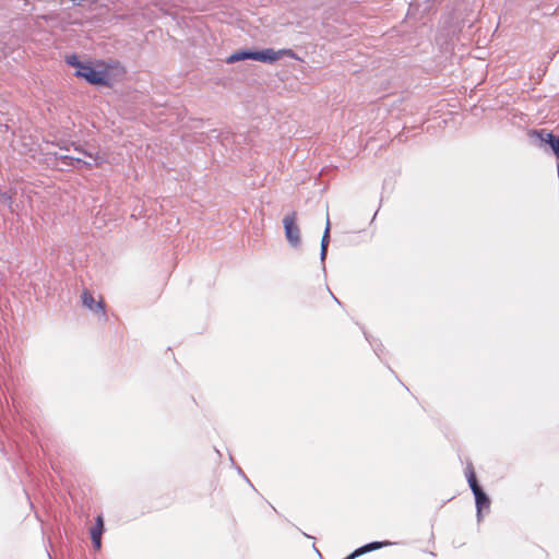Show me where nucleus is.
Listing matches in <instances>:
<instances>
[{
  "mask_svg": "<svg viewBox=\"0 0 559 559\" xmlns=\"http://www.w3.org/2000/svg\"><path fill=\"white\" fill-rule=\"evenodd\" d=\"M66 62L75 69L74 75L92 85L110 86L124 74L122 67L115 61L80 60L75 53L66 56Z\"/></svg>",
  "mask_w": 559,
  "mask_h": 559,
  "instance_id": "f257e3e1",
  "label": "nucleus"
},
{
  "mask_svg": "<svg viewBox=\"0 0 559 559\" xmlns=\"http://www.w3.org/2000/svg\"><path fill=\"white\" fill-rule=\"evenodd\" d=\"M288 57L293 59H297L296 53L292 49H280L274 50L272 48L263 49L261 51H251V50H237L231 53L227 59V63H235L238 61L252 59L265 63H273L281 58Z\"/></svg>",
  "mask_w": 559,
  "mask_h": 559,
  "instance_id": "f03ea898",
  "label": "nucleus"
},
{
  "mask_svg": "<svg viewBox=\"0 0 559 559\" xmlns=\"http://www.w3.org/2000/svg\"><path fill=\"white\" fill-rule=\"evenodd\" d=\"M528 136L534 144L542 146L544 143L549 144L557 158H559V139L554 136L546 130H532Z\"/></svg>",
  "mask_w": 559,
  "mask_h": 559,
  "instance_id": "7ed1b4c3",
  "label": "nucleus"
},
{
  "mask_svg": "<svg viewBox=\"0 0 559 559\" xmlns=\"http://www.w3.org/2000/svg\"><path fill=\"white\" fill-rule=\"evenodd\" d=\"M296 221L297 215L295 212L292 213L290 215L285 216L283 219L285 236L288 242L294 247L300 245V230Z\"/></svg>",
  "mask_w": 559,
  "mask_h": 559,
  "instance_id": "20e7f679",
  "label": "nucleus"
},
{
  "mask_svg": "<svg viewBox=\"0 0 559 559\" xmlns=\"http://www.w3.org/2000/svg\"><path fill=\"white\" fill-rule=\"evenodd\" d=\"M466 476H467V481L469 484V487L475 496L477 512L479 515L484 508H486V509L489 508V499L487 498V496L483 492V490L478 486L476 476L472 468H469L467 471Z\"/></svg>",
  "mask_w": 559,
  "mask_h": 559,
  "instance_id": "39448f33",
  "label": "nucleus"
},
{
  "mask_svg": "<svg viewBox=\"0 0 559 559\" xmlns=\"http://www.w3.org/2000/svg\"><path fill=\"white\" fill-rule=\"evenodd\" d=\"M76 151L90 158V160H82L81 157H71V159L75 160L76 163H82L88 167H93V166H99L106 162L104 154H102L98 151H95V152H87V151H81V150H76Z\"/></svg>",
  "mask_w": 559,
  "mask_h": 559,
  "instance_id": "423d86ee",
  "label": "nucleus"
},
{
  "mask_svg": "<svg viewBox=\"0 0 559 559\" xmlns=\"http://www.w3.org/2000/svg\"><path fill=\"white\" fill-rule=\"evenodd\" d=\"M103 531H104V521H103V518L100 515H98L94 527H92V530H91L92 543L96 550H99L102 547Z\"/></svg>",
  "mask_w": 559,
  "mask_h": 559,
  "instance_id": "0eeeda50",
  "label": "nucleus"
},
{
  "mask_svg": "<svg viewBox=\"0 0 559 559\" xmlns=\"http://www.w3.org/2000/svg\"><path fill=\"white\" fill-rule=\"evenodd\" d=\"M82 301H83V305L88 308L90 310H104V306H103V302L102 301H95L94 298H93V295L85 290L83 292L82 294Z\"/></svg>",
  "mask_w": 559,
  "mask_h": 559,
  "instance_id": "6e6552de",
  "label": "nucleus"
},
{
  "mask_svg": "<svg viewBox=\"0 0 559 559\" xmlns=\"http://www.w3.org/2000/svg\"><path fill=\"white\" fill-rule=\"evenodd\" d=\"M330 228H331L330 218H329V216H326L325 229H324V234L322 236V241H321V260H324L326 257L328 245H329V240H330Z\"/></svg>",
  "mask_w": 559,
  "mask_h": 559,
  "instance_id": "1a4fd4ad",
  "label": "nucleus"
},
{
  "mask_svg": "<svg viewBox=\"0 0 559 559\" xmlns=\"http://www.w3.org/2000/svg\"><path fill=\"white\" fill-rule=\"evenodd\" d=\"M0 202L11 205L13 203V197L10 192H0Z\"/></svg>",
  "mask_w": 559,
  "mask_h": 559,
  "instance_id": "9d476101",
  "label": "nucleus"
},
{
  "mask_svg": "<svg viewBox=\"0 0 559 559\" xmlns=\"http://www.w3.org/2000/svg\"><path fill=\"white\" fill-rule=\"evenodd\" d=\"M381 546H382V544H380V543H371V544H368V545L364 546L362 548H360L358 551H356V554H362L366 551L378 549Z\"/></svg>",
  "mask_w": 559,
  "mask_h": 559,
  "instance_id": "9b49d317",
  "label": "nucleus"
}]
</instances>
